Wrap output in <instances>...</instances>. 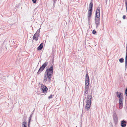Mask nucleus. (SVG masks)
Instances as JSON below:
<instances>
[{
    "label": "nucleus",
    "mask_w": 127,
    "mask_h": 127,
    "mask_svg": "<svg viewBox=\"0 0 127 127\" xmlns=\"http://www.w3.org/2000/svg\"><path fill=\"white\" fill-rule=\"evenodd\" d=\"M89 82L90 81L85 80V83L86 85H87V84L89 86Z\"/></svg>",
    "instance_id": "22"
},
{
    "label": "nucleus",
    "mask_w": 127,
    "mask_h": 127,
    "mask_svg": "<svg viewBox=\"0 0 127 127\" xmlns=\"http://www.w3.org/2000/svg\"><path fill=\"white\" fill-rule=\"evenodd\" d=\"M27 116H25L23 117L22 122H27L26 120L27 119Z\"/></svg>",
    "instance_id": "16"
},
{
    "label": "nucleus",
    "mask_w": 127,
    "mask_h": 127,
    "mask_svg": "<svg viewBox=\"0 0 127 127\" xmlns=\"http://www.w3.org/2000/svg\"><path fill=\"white\" fill-rule=\"evenodd\" d=\"M86 105L85 106V109L87 110H89L90 108V106L91 104V103H86Z\"/></svg>",
    "instance_id": "9"
},
{
    "label": "nucleus",
    "mask_w": 127,
    "mask_h": 127,
    "mask_svg": "<svg viewBox=\"0 0 127 127\" xmlns=\"http://www.w3.org/2000/svg\"><path fill=\"white\" fill-rule=\"evenodd\" d=\"M95 20L96 24V27H97L100 24V13L99 7H98L97 8L95 11Z\"/></svg>",
    "instance_id": "2"
},
{
    "label": "nucleus",
    "mask_w": 127,
    "mask_h": 127,
    "mask_svg": "<svg viewBox=\"0 0 127 127\" xmlns=\"http://www.w3.org/2000/svg\"><path fill=\"white\" fill-rule=\"evenodd\" d=\"M126 16L125 15H124L123 16V19H126Z\"/></svg>",
    "instance_id": "27"
},
{
    "label": "nucleus",
    "mask_w": 127,
    "mask_h": 127,
    "mask_svg": "<svg viewBox=\"0 0 127 127\" xmlns=\"http://www.w3.org/2000/svg\"><path fill=\"white\" fill-rule=\"evenodd\" d=\"M32 114H31L30 115V117H29V120H31V118L32 117Z\"/></svg>",
    "instance_id": "24"
},
{
    "label": "nucleus",
    "mask_w": 127,
    "mask_h": 127,
    "mask_svg": "<svg viewBox=\"0 0 127 127\" xmlns=\"http://www.w3.org/2000/svg\"><path fill=\"white\" fill-rule=\"evenodd\" d=\"M113 119L115 124H117L118 122V118L116 114L114 112L113 114Z\"/></svg>",
    "instance_id": "5"
},
{
    "label": "nucleus",
    "mask_w": 127,
    "mask_h": 127,
    "mask_svg": "<svg viewBox=\"0 0 127 127\" xmlns=\"http://www.w3.org/2000/svg\"><path fill=\"white\" fill-rule=\"evenodd\" d=\"M43 43H41L38 47L37 48V49L38 50H41L43 47Z\"/></svg>",
    "instance_id": "13"
},
{
    "label": "nucleus",
    "mask_w": 127,
    "mask_h": 127,
    "mask_svg": "<svg viewBox=\"0 0 127 127\" xmlns=\"http://www.w3.org/2000/svg\"><path fill=\"white\" fill-rule=\"evenodd\" d=\"M92 98V95H89L87 97V100L86 101V103H90L91 102V99Z\"/></svg>",
    "instance_id": "7"
},
{
    "label": "nucleus",
    "mask_w": 127,
    "mask_h": 127,
    "mask_svg": "<svg viewBox=\"0 0 127 127\" xmlns=\"http://www.w3.org/2000/svg\"><path fill=\"white\" fill-rule=\"evenodd\" d=\"M93 0H92L91 1V2L90 3V4L89 5V10H93Z\"/></svg>",
    "instance_id": "11"
},
{
    "label": "nucleus",
    "mask_w": 127,
    "mask_h": 127,
    "mask_svg": "<svg viewBox=\"0 0 127 127\" xmlns=\"http://www.w3.org/2000/svg\"><path fill=\"white\" fill-rule=\"evenodd\" d=\"M28 127H30V125H29V126H28Z\"/></svg>",
    "instance_id": "37"
},
{
    "label": "nucleus",
    "mask_w": 127,
    "mask_h": 127,
    "mask_svg": "<svg viewBox=\"0 0 127 127\" xmlns=\"http://www.w3.org/2000/svg\"><path fill=\"white\" fill-rule=\"evenodd\" d=\"M86 85V84H85V86H86V85L87 86V85Z\"/></svg>",
    "instance_id": "38"
},
{
    "label": "nucleus",
    "mask_w": 127,
    "mask_h": 127,
    "mask_svg": "<svg viewBox=\"0 0 127 127\" xmlns=\"http://www.w3.org/2000/svg\"><path fill=\"white\" fill-rule=\"evenodd\" d=\"M123 101H119V108L121 109H122L123 107Z\"/></svg>",
    "instance_id": "14"
},
{
    "label": "nucleus",
    "mask_w": 127,
    "mask_h": 127,
    "mask_svg": "<svg viewBox=\"0 0 127 127\" xmlns=\"http://www.w3.org/2000/svg\"><path fill=\"white\" fill-rule=\"evenodd\" d=\"M86 99V97H85L84 96L83 97V100L84 101L85 99Z\"/></svg>",
    "instance_id": "34"
},
{
    "label": "nucleus",
    "mask_w": 127,
    "mask_h": 127,
    "mask_svg": "<svg viewBox=\"0 0 127 127\" xmlns=\"http://www.w3.org/2000/svg\"><path fill=\"white\" fill-rule=\"evenodd\" d=\"M32 2L33 3H35L36 1L37 0H32Z\"/></svg>",
    "instance_id": "30"
},
{
    "label": "nucleus",
    "mask_w": 127,
    "mask_h": 127,
    "mask_svg": "<svg viewBox=\"0 0 127 127\" xmlns=\"http://www.w3.org/2000/svg\"><path fill=\"white\" fill-rule=\"evenodd\" d=\"M2 75H0V79L2 78Z\"/></svg>",
    "instance_id": "32"
},
{
    "label": "nucleus",
    "mask_w": 127,
    "mask_h": 127,
    "mask_svg": "<svg viewBox=\"0 0 127 127\" xmlns=\"http://www.w3.org/2000/svg\"><path fill=\"white\" fill-rule=\"evenodd\" d=\"M85 80L90 81L89 77L88 74L87 73L86 75V79Z\"/></svg>",
    "instance_id": "18"
},
{
    "label": "nucleus",
    "mask_w": 127,
    "mask_h": 127,
    "mask_svg": "<svg viewBox=\"0 0 127 127\" xmlns=\"http://www.w3.org/2000/svg\"><path fill=\"white\" fill-rule=\"evenodd\" d=\"M119 92H117L116 93V95H117V94H118Z\"/></svg>",
    "instance_id": "35"
},
{
    "label": "nucleus",
    "mask_w": 127,
    "mask_h": 127,
    "mask_svg": "<svg viewBox=\"0 0 127 127\" xmlns=\"http://www.w3.org/2000/svg\"><path fill=\"white\" fill-rule=\"evenodd\" d=\"M12 24H10L9 25V26H8V27H10L12 26Z\"/></svg>",
    "instance_id": "33"
},
{
    "label": "nucleus",
    "mask_w": 127,
    "mask_h": 127,
    "mask_svg": "<svg viewBox=\"0 0 127 127\" xmlns=\"http://www.w3.org/2000/svg\"><path fill=\"white\" fill-rule=\"evenodd\" d=\"M125 69H126L127 68V49H126V53L125 57Z\"/></svg>",
    "instance_id": "10"
},
{
    "label": "nucleus",
    "mask_w": 127,
    "mask_h": 127,
    "mask_svg": "<svg viewBox=\"0 0 127 127\" xmlns=\"http://www.w3.org/2000/svg\"><path fill=\"white\" fill-rule=\"evenodd\" d=\"M22 127H27V122H22Z\"/></svg>",
    "instance_id": "17"
},
{
    "label": "nucleus",
    "mask_w": 127,
    "mask_h": 127,
    "mask_svg": "<svg viewBox=\"0 0 127 127\" xmlns=\"http://www.w3.org/2000/svg\"><path fill=\"white\" fill-rule=\"evenodd\" d=\"M86 85V86H85V93H86V94H88V93L89 88V86Z\"/></svg>",
    "instance_id": "15"
},
{
    "label": "nucleus",
    "mask_w": 127,
    "mask_h": 127,
    "mask_svg": "<svg viewBox=\"0 0 127 127\" xmlns=\"http://www.w3.org/2000/svg\"><path fill=\"white\" fill-rule=\"evenodd\" d=\"M53 65L49 68L48 69H46L45 73V75L44 77V81L46 82L47 80L49 81L51 80L52 76L53 73Z\"/></svg>",
    "instance_id": "1"
},
{
    "label": "nucleus",
    "mask_w": 127,
    "mask_h": 127,
    "mask_svg": "<svg viewBox=\"0 0 127 127\" xmlns=\"http://www.w3.org/2000/svg\"><path fill=\"white\" fill-rule=\"evenodd\" d=\"M124 59L123 58H121L119 59V61L121 63H122L124 62Z\"/></svg>",
    "instance_id": "19"
},
{
    "label": "nucleus",
    "mask_w": 127,
    "mask_h": 127,
    "mask_svg": "<svg viewBox=\"0 0 127 127\" xmlns=\"http://www.w3.org/2000/svg\"><path fill=\"white\" fill-rule=\"evenodd\" d=\"M41 90L42 93L46 92L48 90V88L46 86L43 84L41 85Z\"/></svg>",
    "instance_id": "6"
},
{
    "label": "nucleus",
    "mask_w": 127,
    "mask_h": 127,
    "mask_svg": "<svg viewBox=\"0 0 127 127\" xmlns=\"http://www.w3.org/2000/svg\"><path fill=\"white\" fill-rule=\"evenodd\" d=\"M125 94L127 96V88L125 90Z\"/></svg>",
    "instance_id": "28"
},
{
    "label": "nucleus",
    "mask_w": 127,
    "mask_h": 127,
    "mask_svg": "<svg viewBox=\"0 0 127 127\" xmlns=\"http://www.w3.org/2000/svg\"><path fill=\"white\" fill-rule=\"evenodd\" d=\"M88 20L89 22L90 20V18H88Z\"/></svg>",
    "instance_id": "36"
},
{
    "label": "nucleus",
    "mask_w": 127,
    "mask_h": 127,
    "mask_svg": "<svg viewBox=\"0 0 127 127\" xmlns=\"http://www.w3.org/2000/svg\"><path fill=\"white\" fill-rule=\"evenodd\" d=\"M96 33V32L95 30H93L92 31V33L93 34H95Z\"/></svg>",
    "instance_id": "23"
},
{
    "label": "nucleus",
    "mask_w": 127,
    "mask_h": 127,
    "mask_svg": "<svg viewBox=\"0 0 127 127\" xmlns=\"http://www.w3.org/2000/svg\"><path fill=\"white\" fill-rule=\"evenodd\" d=\"M31 120H29V121L28 122V126H29V125H30V122Z\"/></svg>",
    "instance_id": "26"
},
{
    "label": "nucleus",
    "mask_w": 127,
    "mask_h": 127,
    "mask_svg": "<svg viewBox=\"0 0 127 127\" xmlns=\"http://www.w3.org/2000/svg\"><path fill=\"white\" fill-rule=\"evenodd\" d=\"M127 122L125 120L121 121V125L122 127H125L127 125Z\"/></svg>",
    "instance_id": "8"
},
{
    "label": "nucleus",
    "mask_w": 127,
    "mask_h": 127,
    "mask_svg": "<svg viewBox=\"0 0 127 127\" xmlns=\"http://www.w3.org/2000/svg\"><path fill=\"white\" fill-rule=\"evenodd\" d=\"M106 0V2H107V0Z\"/></svg>",
    "instance_id": "39"
},
{
    "label": "nucleus",
    "mask_w": 127,
    "mask_h": 127,
    "mask_svg": "<svg viewBox=\"0 0 127 127\" xmlns=\"http://www.w3.org/2000/svg\"><path fill=\"white\" fill-rule=\"evenodd\" d=\"M40 30V29L37 30V31L33 37V39H35L36 41H37L38 39V37L39 35Z\"/></svg>",
    "instance_id": "4"
},
{
    "label": "nucleus",
    "mask_w": 127,
    "mask_h": 127,
    "mask_svg": "<svg viewBox=\"0 0 127 127\" xmlns=\"http://www.w3.org/2000/svg\"><path fill=\"white\" fill-rule=\"evenodd\" d=\"M48 64V63L47 62H45L44 63L42 66L40 67L37 73V75L40 74L44 70L45 67Z\"/></svg>",
    "instance_id": "3"
},
{
    "label": "nucleus",
    "mask_w": 127,
    "mask_h": 127,
    "mask_svg": "<svg viewBox=\"0 0 127 127\" xmlns=\"http://www.w3.org/2000/svg\"><path fill=\"white\" fill-rule=\"evenodd\" d=\"M121 94H123L122 93H121L120 92H119L118 94H117V97H118L119 98H120V97H122V95H121Z\"/></svg>",
    "instance_id": "20"
},
{
    "label": "nucleus",
    "mask_w": 127,
    "mask_h": 127,
    "mask_svg": "<svg viewBox=\"0 0 127 127\" xmlns=\"http://www.w3.org/2000/svg\"><path fill=\"white\" fill-rule=\"evenodd\" d=\"M53 95H51L48 97L49 99L51 98H52Z\"/></svg>",
    "instance_id": "25"
},
{
    "label": "nucleus",
    "mask_w": 127,
    "mask_h": 127,
    "mask_svg": "<svg viewBox=\"0 0 127 127\" xmlns=\"http://www.w3.org/2000/svg\"><path fill=\"white\" fill-rule=\"evenodd\" d=\"M86 94V93H85V92H84V96L85 97H86V96H87V95H86V94Z\"/></svg>",
    "instance_id": "31"
},
{
    "label": "nucleus",
    "mask_w": 127,
    "mask_h": 127,
    "mask_svg": "<svg viewBox=\"0 0 127 127\" xmlns=\"http://www.w3.org/2000/svg\"><path fill=\"white\" fill-rule=\"evenodd\" d=\"M93 10H89L88 12V18H90L92 15V14Z\"/></svg>",
    "instance_id": "12"
},
{
    "label": "nucleus",
    "mask_w": 127,
    "mask_h": 127,
    "mask_svg": "<svg viewBox=\"0 0 127 127\" xmlns=\"http://www.w3.org/2000/svg\"><path fill=\"white\" fill-rule=\"evenodd\" d=\"M119 98V101H120L121 100V101H123V99H124V98L123 97V96L122 95V97H120Z\"/></svg>",
    "instance_id": "21"
},
{
    "label": "nucleus",
    "mask_w": 127,
    "mask_h": 127,
    "mask_svg": "<svg viewBox=\"0 0 127 127\" xmlns=\"http://www.w3.org/2000/svg\"><path fill=\"white\" fill-rule=\"evenodd\" d=\"M57 1V0H53V5H54L55 4V3Z\"/></svg>",
    "instance_id": "29"
}]
</instances>
